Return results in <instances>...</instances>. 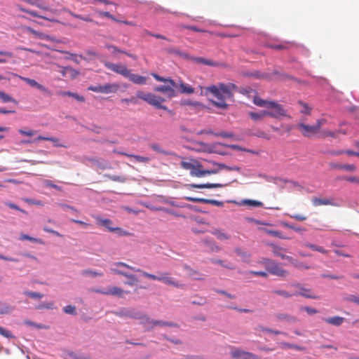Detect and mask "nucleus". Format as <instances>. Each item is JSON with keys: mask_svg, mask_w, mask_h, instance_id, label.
Instances as JSON below:
<instances>
[{"mask_svg": "<svg viewBox=\"0 0 359 359\" xmlns=\"http://www.w3.org/2000/svg\"><path fill=\"white\" fill-rule=\"evenodd\" d=\"M312 204L315 207H318L320 205H334L332 198H320L317 197H313L311 200Z\"/></svg>", "mask_w": 359, "mask_h": 359, "instance_id": "a211bd4d", "label": "nucleus"}, {"mask_svg": "<svg viewBox=\"0 0 359 359\" xmlns=\"http://www.w3.org/2000/svg\"><path fill=\"white\" fill-rule=\"evenodd\" d=\"M127 79H128L131 82L137 85L145 84L147 81V77L135 74H132L131 72H130L129 76H128Z\"/></svg>", "mask_w": 359, "mask_h": 359, "instance_id": "aec40b11", "label": "nucleus"}, {"mask_svg": "<svg viewBox=\"0 0 359 359\" xmlns=\"http://www.w3.org/2000/svg\"><path fill=\"white\" fill-rule=\"evenodd\" d=\"M292 46V43L290 42H283L278 44L270 43L268 46L272 49L283 50L289 49Z\"/></svg>", "mask_w": 359, "mask_h": 359, "instance_id": "c85d7f7f", "label": "nucleus"}, {"mask_svg": "<svg viewBox=\"0 0 359 359\" xmlns=\"http://www.w3.org/2000/svg\"><path fill=\"white\" fill-rule=\"evenodd\" d=\"M205 162L210 165V168L206 169L205 170H217L215 174L218 173L223 169H226L228 170H239V168L236 166L230 167L225 164L217 163L212 161H205ZM207 168H209V166H207Z\"/></svg>", "mask_w": 359, "mask_h": 359, "instance_id": "1a4fd4ad", "label": "nucleus"}, {"mask_svg": "<svg viewBox=\"0 0 359 359\" xmlns=\"http://www.w3.org/2000/svg\"><path fill=\"white\" fill-rule=\"evenodd\" d=\"M344 300L348 302H352L359 305V297L353 294H349L344 297Z\"/></svg>", "mask_w": 359, "mask_h": 359, "instance_id": "603ef678", "label": "nucleus"}, {"mask_svg": "<svg viewBox=\"0 0 359 359\" xmlns=\"http://www.w3.org/2000/svg\"><path fill=\"white\" fill-rule=\"evenodd\" d=\"M294 267L298 269H309L310 266L305 264L304 263L302 262H299L294 259H293V261H291L290 262Z\"/></svg>", "mask_w": 359, "mask_h": 359, "instance_id": "8fccbe9b", "label": "nucleus"}, {"mask_svg": "<svg viewBox=\"0 0 359 359\" xmlns=\"http://www.w3.org/2000/svg\"><path fill=\"white\" fill-rule=\"evenodd\" d=\"M107 48L109 49V50H111V52L113 53H123L125 55H126L127 56L133 58V60H137V56L136 55H134V54H131V53H129L128 52H126L124 50H122L121 49H119L118 47L115 46H113V45H107Z\"/></svg>", "mask_w": 359, "mask_h": 359, "instance_id": "7c9ffc66", "label": "nucleus"}, {"mask_svg": "<svg viewBox=\"0 0 359 359\" xmlns=\"http://www.w3.org/2000/svg\"><path fill=\"white\" fill-rule=\"evenodd\" d=\"M301 310L306 311L309 315H313L318 313V311L316 309L309 306H303L301 308Z\"/></svg>", "mask_w": 359, "mask_h": 359, "instance_id": "69168bd1", "label": "nucleus"}, {"mask_svg": "<svg viewBox=\"0 0 359 359\" xmlns=\"http://www.w3.org/2000/svg\"><path fill=\"white\" fill-rule=\"evenodd\" d=\"M170 52L180 56L181 57H183L184 59H187V60H189L191 61V58H193V57H194L187 53L181 52L180 50H172Z\"/></svg>", "mask_w": 359, "mask_h": 359, "instance_id": "6e6d98bb", "label": "nucleus"}, {"mask_svg": "<svg viewBox=\"0 0 359 359\" xmlns=\"http://www.w3.org/2000/svg\"><path fill=\"white\" fill-rule=\"evenodd\" d=\"M280 345L283 348H294V349L297 350V351H304V350H305V348L303 347V346H298V345H294V344L287 343V342H281L280 344Z\"/></svg>", "mask_w": 359, "mask_h": 359, "instance_id": "79ce46f5", "label": "nucleus"}, {"mask_svg": "<svg viewBox=\"0 0 359 359\" xmlns=\"http://www.w3.org/2000/svg\"><path fill=\"white\" fill-rule=\"evenodd\" d=\"M141 274L146 278H148L153 280H158L168 285H171L175 287H182L183 285L180 283L175 278L171 276L169 272H163L161 273L159 276H156L154 274H151L147 273L146 271H141Z\"/></svg>", "mask_w": 359, "mask_h": 359, "instance_id": "20e7f679", "label": "nucleus"}, {"mask_svg": "<svg viewBox=\"0 0 359 359\" xmlns=\"http://www.w3.org/2000/svg\"><path fill=\"white\" fill-rule=\"evenodd\" d=\"M298 128L301 131L302 134L305 137H309L311 135L316 134L318 131L316 130V128L313 126L306 125L303 123H301L298 125Z\"/></svg>", "mask_w": 359, "mask_h": 359, "instance_id": "2eb2a0df", "label": "nucleus"}, {"mask_svg": "<svg viewBox=\"0 0 359 359\" xmlns=\"http://www.w3.org/2000/svg\"><path fill=\"white\" fill-rule=\"evenodd\" d=\"M212 233L221 241H225L230 238V236L222 229H215L212 231Z\"/></svg>", "mask_w": 359, "mask_h": 359, "instance_id": "473e14b6", "label": "nucleus"}, {"mask_svg": "<svg viewBox=\"0 0 359 359\" xmlns=\"http://www.w3.org/2000/svg\"><path fill=\"white\" fill-rule=\"evenodd\" d=\"M304 245L309 249H311L314 251H317V252H321L323 254H327V251L326 250H325L323 247L321 246H319V245H316L314 244H312V243H308V242H306L304 243Z\"/></svg>", "mask_w": 359, "mask_h": 359, "instance_id": "72a5a7b5", "label": "nucleus"}, {"mask_svg": "<svg viewBox=\"0 0 359 359\" xmlns=\"http://www.w3.org/2000/svg\"><path fill=\"white\" fill-rule=\"evenodd\" d=\"M25 294L31 297V298H39L41 299L43 297V294L39 292H25Z\"/></svg>", "mask_w": 359, "mask_h": 359, "instance_id": "774afa93", "label": "nucleus"}, {"mask_svg": "<svg viewBox=\"0 0 359 359\" xmlns=\"http://www.w3.org/2000/svg\"><path fill=\"white\" fill-rule=\"evenodd\" d=\"M272 293L277 294V295L282 296L285 298H290L293 295L292 294L288 292L286 290H274L272 291Z\"/></svg>", "mask_w": 359, "mask_h": 359, "instance_id": "de8ad7c7", "label": "nucleus"}, {"mask_svg": "<svg viewBox=\"0 0 359 359\" xmlns=\"http://www.w3.org/2000/svg\"><path fill=\"white\" fill-rule=\"evenodd\" d=\"M237 88L236 86L233 83L224 84L222 83L218 85H212L205 88V92L211 93L215 97L217 100H212V104L220 109H226L228 107V104L226 102V99L232 98L233 91Z\"/></svg>", "mask_w": 359, "mask_h": 359, "instance_id": "f257e3e1", "label": "nucleus"}, {"mask_svg": "<svg viewBox=\"0 0 359 359\" xmlns=\"http://www.w3.org/2000/svg\"><path fill=\"white\" fill-rule=\"evenodd\" d=\"M298 287H299L300 291L297 294L304 297L306 298H309V299H318V297L316 296V294H314L312 292L311 290L308 289V288H304V287H300L299 285H298Z\"/></svg>", "mask_w": 359, "mask_h": 359, "instance_id": "393cba45", "label": "nucleus"}, {"mask_svg": "<svg viewBox=\"0 0 359 359\" xmlns=\"http://www.w3.org/2000/svg\"><path fill=\"white\" fill-rule=\"evenodd\" d=\"M111 232H116L120 236H130L131 234L128 231H124L121 228H119V227H114Z\"/></svg>", "mask_w": 359, "mask_h": 359, "instance_id": "e2e57ef3", "label": "nucleus"}, {"mask_svg": "<svg viewBox=\"0 0 359 359\" xmlns=\"http://www.w3.org/2000/svg\"><path fill=\"white\" fill-rule=\"evenodd\" d=\"M118 275H121L126 278H127L128 280L125 283V284L133 286L136 285L138 283V278L133 274H129L126 273L125 271H116Z\"/></svg>", "mask_w": 359, "mask_h": 359, "instance_id": "5701e85b", "label": "nucleus"}, {"mask_svg": "<svg viewBox=\"0 0 359 359\" xmlns=\"http://www.w3.org/2000/svg\"><path fill=\"white\" fill-rule=\"evenodd\" d=\"M90 91L102 93V85L90 86L88 88Z\"/></svg>", "mask_w": 359, "mask_h": 359, "instance_id": "0e129e2a", "label": "nucleus"}, {"mask_svg": "<svg viewBox=\"0 0 359 359\" xmlns=\"http://www.w3.org/2000/svg\"><path fill=\"white\" fill-rule=\"evenodd\" d=\"M95 218V219L97 221V225H100V226L105 227L106 229H107L111 232L113 231L114 227H113L111 226L112 221L111 219H104V218H102L100 216H96Z\"/></svg>", "mask_w": 359, "mask_h": 359, "instance_id": "412c9836", "label": "nucleus"}, {"mask_svg": "<svg viewBox=\"0 0 359 359\" xmlns=\"http://www.w3.org/2000/svg\"><path fill=\"white\" fill-rule=\"evenodd\" d=\"M20 240L21 241H29L34 243L42 244L43 241L41 239L31 237L27 234L21 233L20 236Z\"/></svg>", "mask_w": 359, "mask_h": 359, "instance_id": "ea45409f", "label": "nucleus"}, {"mask_svg": "<svg viewBox=\"0 0 359 359\" xmlns=\"http://www.w3.org/2000/svg\"><path fill=\"white\" fill-rule=\"evenodd\" d=\"M82 273L83 275L90 276H93V277L102 276H103L102 273H100V272H98V271H93V270H90V269L84 270L82 272Z\"/></svg>", "mask_w": 359, "mask_h": 359, "instance_id": "3c124183", "label": "nucleus"}, {"mask_svg": "<svg viewBox=\"0 0 359 359\" xmlns=\"http://www.w3.org/2000/svg\"><path fill=\"white\" fill-rule=\"evenodd\" d=\"M150 147L154 151H156L158 153H160V154H165V155L172 154V153H170L169 151H165L163 149H161V147L158 144H152L150 145Z\"/></svg>", "mask_w": 359, "mask_h": 359, "instance_id": "09e8293b", "label": "nucleus"}, {"mask_svg": "<svg viewBox=\"0 0 359 359\" xmlns=\"http://www.w3.org/2000/svg\"><path fill=\"white\" fill-rule=\"evenodd\" d=\"M248 116L250 117L251 119H252L253 121H255L256 122L260 121L264 119L260 111H259V112L250 111L248 113Z\"/></svg>", "mask_w": 359, "mask_h": 359, "instance_id": "49530a36", "label": "nucleus"}, {"mask_svg": "<svg viewBox=\"0 0 359 359\" xmlns=\"http://www.w3.org/2000/svg\"><path fill=\"white\" fill-rule=\"evenodd\" d=\"M272 248H273V253L276 256L280 257L282 259H286L290 263L291 262V261H293V258L292 257L286 255L283 253V252H285L286 251V250L285 248L278 247V246L275 245H272Z\"/></svg>", "mask_w": 359, "mask_h": 359, "instance_id": "6ab92c4d", "label": "nucleus"}, {"mask_svg": "<svg viewBox=\"0 0 359 359\" xmlns=\"http://www.w3.org/2000/svg\"><path fill=\"white\" fill-rule=\"evenodd\" d=\"M260 262L265 266L266 271L272 275L285 277L288 274V272L283 269L280 264L272 259L264 258Z\"/></svg>", "mask_w": 359, "mask_h": 359, "instance_id": "423d86ee", "label": "nucleus"}, {"mask_svg": "<svg viewBox=\"0 0 359 359\" xmlns=\"http://www.w3.org/2000/svg\"><path fill=\"white\" fill-rule=\"evenodd\" d=\"M334 168H338L341 170H345L347 171L353 172L355 170V166L351 164H339L334 166Z\"/></svg>", "mask_w": 359, "mask_h": 359, "instance_id": "c03bdc74", "label": "nucleus"}, {"mask_svg": "<svg viewBox=\"0 0 359 359\" xmlns=\"http://www.w3.org/2000/svg\"><path fill=\"white\" fill-rule=\"evenodd\" d=\"M235 252L238 256L241 257L244 259H248L250 257V254H248L247 252L242 250L240 248L235 249Z\"/></svg>", "mask_w": 359, "mask_h": 359, "instance_id": "4d7b16f0", "label": "nucleus"}, {"mask_svg": "<svg viewBox=\"0 0 359 359\" xmlns=\"http://www.w3.org/2000/svg\"><path fill=\"white\" fill-rule=\"evenodd\" d=\"M185 200L191 202H197V203H208V204H212L215 205L218 207H221L223 205V202L219 201L214 199H206L203 198H195V197H191V196H186L184 198Z\"/></svg>", "mask_w": 359, "mask_h": 359, "instance_id": "f8f14e48", "label": "nucleus"}, {"mask_svg": "<svg viewBox=\"0 0 359 359\" xmlns=\"http://www.w3.org/2000/svg\"><path fill=\"white\" fill-rule=\"evenodd\" d=\"M181 167L190 171L192 177H202L206 175L215 174L217 170H205L204 166L198 161L190 159L188 161H182Z\"/></svg>", "mask_w": 359, "mask_h": 359, "instance_id": "7ed1b4c3", "label": "nucleus"}, {"mask_svg": "<svg viewBox=\"0 0 359 359\" xmlns=\"http://www.w3.org/2000/svg\"><path fill=\"white\" fill-rule=\"evenodd\" d=\"M19 133L24 136L32 137V136H34L37 134V130H25L22 129H20V130H19Z\"/></svg>", "mask_w": 359, "mask_h": 359, "instance_id": "864d4df0", "label": "nucleus"}, {"mask_svg": "<svg viewBox=\"0 0 359 359\" xmlns=\"http://www.w3.org/2000/svg\"><path fill=\"white\" fill-rule=\"evenodd\" d=\"M104 177L111 181L118 182L120 183H124L126 180V177L123 176H117V175H111L109 174H106V175H104Z\"/></svg>", "mask_w": 359, "mask_h": 359, "instance_id": "58836bf2", "label": "nucleus"}, {"mask_svg": "<svg viewBox=\"0 0 359 359\" xmlns=\"http://www.w3.org/2000/svg\"><path fill=\"white\" fill-rule=\"evenodd\" d=\"M119 89V85L117 83H107L102 85V93L108 94L116 93Z\"/></svg>", "mask_w": 359, "mask_h": 359, "instance_id": "cd10ccee", "label": "nucleus"}, {"mask_svg": "<svg viewBox=\"0 0 359 359\" xmlns=\"http://www.w3.org/2000/svg\"><path fill=\"white\" fill-rule=\"evenodd\" d=\"M180 92L185 94H191L194 92V89L189 85L181 83L180 84Z\"/></svg>", "mask_w": 359, "mask_h": 359, "instance_id": "e433bc0d", "label": "nucleus"}, {"mask_svg": "<svg viewBox=\"0 0 359 359\" xmlns=\"http://www.w3.org/2000/svg\"><path fill=\"white\" fill-rule=\"evenodd\" d=\"M168 204L173 207L176 208H188V209H192L193 206L190 204L187 203H178L174 201H170L168 202Z\"/></svg>", "mask_w": 359, "mask_h": 359, "instance_id": "37998d69", "label": "nucleus"}, {"mask_svg": "<svg viewBox=\"0 0 359 359\" xmlns=\"http://www.w3.org/2000/svg\"><path fill=\"white\" fill-rule=\"evenodd\" d=\"M136 95L137 98L147 102L148 104L153 105L158 109H161L170 111L165 106L162 105V103L165 101V99L160 96H157L151 93H146L141 90L137 91Z\"/></svg>", "mask_w": 359, "mask_h": 359, "instance_id": "39448f33", "label": "nucleus"}, {"mask_svg": "<svg viewBox=\"0 0 359 359\" xmlns=\"http://www.w3.org/2000/svg\"><path fill=\"white\" fill-rule=\"evenodd\" d=\"M63 311L67 314L76 315V307L74 306H66L63 308Z\"/></svg>", "mask_w": 359, "mask_h": 359, "instance_id": "5fc2aeb1", "label": "nucleus"}, {"mask_svg": "<svg viewBox=\"0 0 359 359\" xmlns=\"http://www.w3.org/2000/svg\"><path fill=\"white\" fill-rule=\"evenodd\" d=\"M253 103L260 107H266L270 110L271 118H280L283 116H287V114L283 107L273 101H267L263 100L258 95L253 97Z\"/></svg>", "mask_w": 359, "mask_h": 359, "instance_id": "f03ea898", "label": "nucleus"}, {"mask_svg": "<svg viewBox=\"0 0 359 359\" xmlns=\"http://www.w3.org/2000/svg\"><path fill=\"white\" fill-rule=\"evenodd\" d=\"M299 104L303 107V109L301 110V113L306 114H310L311 108L308 106L306 103L299 101Z\"/></svg>", "mask_w": 359, "mask_h": 359, "instance_id": "bf43d9fd", "label": "nucleus"}, {"mask_svg": "<svg viewBox=\"0 0 359 359\" xmlns=\"http://www.w3.org/2000/svg\"><path fill=\"white\" fill-rule=\"evenodd\" d=\"M151 75L158 81L168 83L171 84L172 86H176L175 82L171 79H165L154 73L151 74Z\"/></svg>", "mask_w": 359, "mask_h": 359, "instance_id": "4c0bfd02", "label": "nucleus"}, {"mask_svg": "<svg viewBox=\"0 0 359 359\" xmlns=\"http://www.w3.org/2000/svg\"><path fill=\"white\" fill-rule=\"evenodd\" d=\"M26 30L31 33L35 38L41 39H49V36L40 32H37L32 29V27H27Z\"/></svg>", "mask_w": 359, "mask_h": 359, "instance_id": "2f4dec72", "label": "nucleus"}, {"mask_svg": "<svg viewBox=\"0 0 359 359\" xmlns=\"http://www.w3.org/2000/svg\"><path fill=\"white\" fill-rule=\"evenodd\" d=\"M157 210H161V211H163L164 212L168 214V215H172V216H175V217H185L184 215L173 210H171L170 208H156Z\"/></svg>", "mask_w": 359, "mask_h": 359, "instance_id": "c9c22d12", "label": "nucleus"}, {"mask_svg": "<svg viewBox=\"0 0 359 359\" xmlns=\"http://www.w3.org/2000/svg\"><path fill=\"white\" fill-rule=\"evenodd\" d=\"M104 65L108 69L123 76L125 78H127L129 76L130 69H129L126 65H123L121 63H112L108 61L104 62Z\"/></svg>", "mask_w": 359, "mask_h": 359, "instance_id": "0eeeda50", "label": "nucleus"}, {"mask_svg": "<svg viewBox=\"0 0 359 359\" xmlns=\"http://www.w3.org/2000/svg\"><path fill=\"white\" fill-rule=\"evenodd\" d=\"M182 103L184 105H189V106H192V107L199 108V109L205 108V106L203 104H202L201 103L196 102V101H191V100H184Z\"/></svg>", "mask_w": 359, "mask_h": 359, "instance_id": "a19ab883", "label": "nucleus"}, {"mask_svg": "<svg viewBox=\"0 0 359 359\" xmlns=\"http://www.w3.org/2000/svg\"><path fill=\"white\" fill-rule=\"evenodd\" d=\"M266 233L271 236L281 238V239H286L287 238L285 236H283L282 233L278 231L275 230H267Z\"/></svg>", "mask_w": 359, "mask_h": 359, "instance_id": "13d9d810", "label": "nucleus"}, {"mask_svg": "<svg viewBox=\"0 0 359 359\" xmlns=\"http://www.w3.org/2000/svg\"><path fill=\"white\" fill-rule=\"evenodd\" d=\"M20 79L22 81H23L24 82H25L26 83H27L28 85H29L30 86H32L33 88H37L38 90H39L40 91H41V92H43L44 93H46V94L49 93V90H48L47 88H46L42 84L39 83L34 79H29V78H27V77H24V76H20Z\"/></svg>", "mask_w": 359, "mask_h": 359, "instance_id": "ddd939ff", "label": "nucleus"}, {"mask_svg": "<svg viewBox=\"0 0 359 359\" xmlns=\"http://www.w3.org/2000/svg\"><path fill=\"white\" fill-rule=\"evenodd\" d=\"M323 320L330 325L334 326L341 325L345 320L344 318L340 316H333L330 318H323Z\"/></svg>", "mask_w": 359, "mask_h": 359, "instance_id": "bb28decb", "label": "nucleus"}, {"mask_svg": "<svg viewBox=\"0 0 359 359\" xmlns=\"http://www.w3.org/2000/svg\"><path fill=\"white\" fill-rule=\"evenodd\" d=\"M116 314L119 316H128L133 318H141L142 320V317H140L138 313H136L130 310L123 309L118 312H116Z\"/></svg>", "mask_w": 359, "mask_h": 359, "instance_id": "c756f323", "label": "nucleus"}, {"mask_svg": "<svg viewBox=\"0 0 359 359\" xmlns=\"http://www.w3.org/2000/svg\"><path fill=\"white\" fill-rule=\"evenodd\" d=\"M175 86H172L169 83V85L157 86L154 88V90L157 92H161L165 94L168 97L171 98L176 95L175 90L173 88Z\"/></svg>", "mask_w": 359, "mask_h": 359, "instance_id": "dca6fc26", "label": "nucleus"}, {"mask_svg": "<svg viewBox=\"0 0 359 359\" xmlns=\"http://www.w3.org/2000/svg\"><path fill=\"white\" fill-rule=\"evenodd\" d=\"M277 320L280 321H286L290 323L297 322V318L295 316H291L286 313H279L276 315Z\"/></svg>", "mask_w": 359, "mask_h": 359, "instance_id": "4be33fe9", "label": "nucleus"}, {"mask_svg": "<svg viewBox=\"0 0 359 359\" xmlns=\"http://www.w3.org/2000/svg\"><path fill=\"white\" fill-rule=\"evenodd\" d=\"M185 187L188 189H211V188H220L223 184L219 183H206V184H186Z\"/></svg>", "mask_w": 359, "mask_h": 359, "instance_id": "f3484780", "label": "nucleus"}, {"mask_svg": "<svg viewBox=\"0 0 359 359\" xmlns=\"http://www.w3.org/2000/svg\"><path fill=\"white\" fill-rule=\"evenodd\" d=\"M15 6L16 7V8L18 10H19V11H20L22 12L26 13L27 14H29L30 15H32L33 17L44 19V20H46L52 22H59L57 20H56L55 18H47L46 16L39 15L37 12H36L34 11L27 9V8H24L22 5H20L19 4H16L15 5Z\"/></svg>", "mask_w": 359, "mask_h": 359, "instance_id": "9b49d317", "label": "nucleus"}, {"mask_svg": "<svg viewBox=\"0 0 359 359\" xmlns=\"http://www.w3.org/2000/svg\"><path fill=\"white\" fill-rule=\"evenodd\" d=\"M114 265L115 266H122V267H125V268H127V269H129L133 271H135V272H140L141 273V271H142L141 269H137V268H135V267H133L131 266H129L127 264L124 263V262H116L114 264Z\"/></svg>", "mask_w": 359, "mask_h": 359, "instance_id": "a18cd8bd", "label": "nucleus"}, {"mask_svg": "<svg viewBox=\"0 0 359 359\" xmlns=\"http://www.w3.org/2000/svg\"><path fill=\"white\" fill-rule=\"evenodd\" d=\"M36 308L38 309H54V303L48 302L46 304H41L39 305Z\"/></svg>", "mask_w": 359, "mask_h": 359, "instance_id": "338daca9", "label": "nucleus"}, {"mask_svg": "<svg viewBox=\"0 0 359 359\" xmlns=\"http://www.w3.org/2000/svg\"><path fill=\"white\" fill-rule=\"evenodd\" d=\"M95 292L103 294L105 295H113V296H117L119 297H122L123 296L124 293H129L128 291H124L121 288L117 287V286H113L109 287L107 290H95Z\"/></svg>", "mask_w": 359, "mask_h": 359, "instance_id": "9d476101", "label": "nucleus"}, {"mask_svg": "<svg viewBox=\"0 0 359 359\" xmlns=\"http://www.w3.org/2000/svg\"><path fill=\"white\" fill-rule=\"evenodd\" d=\"M67 12L70 15H72V17L75 18H77V19H80L81 20H83L85 22H93L94 20L90 18V15H86V16H83V15H78V14H76L73 12H72L71 11H69V10H66Z\"/></svg>", "mask_w": 359, "mask_h": 359, "instance_id": "f704fd0d", "label": "nucleus"}, {"mask_svg": "<svg viewBox=\"0 0 359 359\" xmlns=\"http://www.w3.org/2000/svg\"><path fill=\"white\" fill-rule=\"evenodd\" d=\"M142 323L147 327V329H151L155 325H161V326H169V327H177V325L173 323H168L162 320H150L146 316H142Z\"/></svg>", "mask_w": 359, "mask_h": 359, "instance_id": "6e6552de", "label": "nucleus"}, {"mask_svg": "<svg viewBox=\"0 0 359 359\" xmlns=\"http://www.w3.org/2000/svg\"><path fill=\"white\" fill-rule=\"evenodd\" d=\"M40 140H45V141L52 142L54 143V146L57 147H66L65 145H64L62 144H59L58 143L59 140L57 138H56V137H43V136H41V135H39L36 139H34L33 140H25V141H23V143H25V144H30V143H33V142H37V141H40Z\"/></svg>", "mask_w": 359, "mask_h": 359, "instance_id": "4468645a", "label": "nucleus"}, {"mask_svg": "<svg viewBox=\"0 0 359 359\" xmlns=\"http://www.w3.org/2000/svg\"><path fill=\"white\" fill-rule=\"evenodd\" d=\"M0 99L4 102H8L13 101V98L9 95H8L1 90H0Z\"/></svg>", "mask_w": 359, "mask_h": 359, "instance_id": "052dcab7", "label": "nucleus"}, {"mask_svg": "<svg viewBox=\"0 0 359 359\" xmlns=\"http://www.w3.org/2000/svg\"><path fill=\"white\" fill-rule=\"evenodd\" d=\"M191 61L195 63L203 64L210 67H217L218 64L211 60H208L202 57H193Z\"/></svg>", "mask_w": 359, "mask_h": 359, "instance_id": "b1692460", "label": "nucleus"}, {"mask_svg": "<svg viewBox=\"0 0 359 359\" xmlns=\"http://www.w3.org/2000/svg\"><path fill=\"white\" fill-rule=\"evenodd\" d=\"M114 152L119 154L121 155H123L130 158H134L136 161L140 162V163H147L150 161V158L145 156H138V155H134V154H130L121 151H116V150H114Z\"/></svg>", "mask_w": 359, "mask_h": 359, "instance_id": "a878e982", "label": "nucleus"}, {"mask_svg": "<svg viewBox=\"0 0 359 359\" xmlns=\"http://www.w3.org/2000/svg\"><path fill=\"white\" fill-rule=\"evenodd\" d=\"M0 334L6 338H13L11 332L0 326Z\"/></svg>", "mask_w": 359, "mask_h": 359, "instance_id": "680f3d73", "label": "nucleus"}]
</instances>
